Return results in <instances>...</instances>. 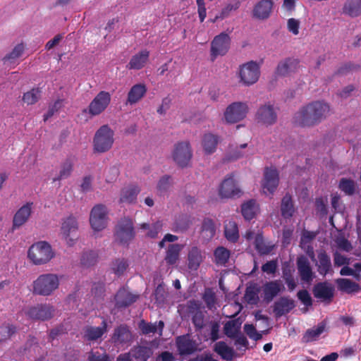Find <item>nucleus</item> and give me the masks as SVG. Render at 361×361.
I'll return each instance as SVG.
<instances>
[{"mask_svg":"<svg viewBox=\"0 0 361 361\" xmlns=\"http://www.w3.org/2000/svg\"><path fill=\"white\" fill-rule=\"evenodd\" d=\"M330 113L329 105L324 101H314L303 106L293 116V122L302 127L319 124Z\"/></svg>","mask_w":361,"mask_h":361,"instance_id":"f257e3e1","label":"nucleus"},{"mask_svg":"<svg viewBox=\"0 0 361 361\" xmlns=\"http://www.w3.org/2000/svg\"><path fill=\"white\" fill-rule=\"evenodd\" d=\"M60 283V278L55 274L39 275L32 283V293L35 295L49 296L56 289Z\"/></svg>","mask_w":361,"mask_h":361,"instance_id":"f03ea898","label":"nucleus"},{"mask_svg":"<svg viewBox=\"0 0 361 361\" xmlns=\"http://www.w3.org/2000/svg\"><path fill=\"white\" fill-rule=\"evenodd\" d=\"M55 256L49 243L39 241L32 245L27 252V257L35 265H42L48 263Z\"/></svg>","mask_w":361,"mask_h":361,"instance_id":"7ed1b4c3","label":"nucleus"},{"mask_svg":"<svg viewBox=\"0 0 361 361\" xmlns=\"http://www.w3.org/2000/svg\"><path fill=\"white\" fill-rule=\"evenodd\" d=\"M135 235L133 219L129 217L121 218L115 228V240L123 246H128Z\"/></svg>","mask_w":361,"mask_h":361,"instance_id":"20e7f679","label":"nucleus"},{"mask_svg":"<svg viewBox=\"0 0 361 361\" xmlns=\"http://www.w3.org/2000/svg\"><path fill=\"white\" fill-rule=\"evenodd\" d=\"M114 133L107 125L101 126L95 133L93 139L94 152L104 153L113 146Z\"/></svg>","mask_w":361,"mask_h":361,"instance_id":"39448f33","label":"nucleus"},{"mask_svg":"<svg viewBox=\"0 0 361 361\" xmlns=\"http://www.w3.org/2000/svg\"><path fill=\"white\" fill-rule=\"evenodd\" d=\"M238 77L240 82L245 86H250L256 83L260 76V63L250 61L239 66Z\"/></svg>","mask_w":361,"mask_h":361,"instance_id":"423d86ee","label":"nucleus"},{"mask_svg":"<svg viewBox=\"0 0 361 361\" xmlns=\"http://www.w3.org/2000/svg\"><path fill=\"white\" fill-rule=\"evenodd\" d=\"M231 37L223 32L215 36L211 42L210 57L214 61L219 56H224L230 49Z\"/></svg>","mask_w":361,"mask_h":361,"instance_id":"0eeeda50","label":"nucleus"},{"mask_svg":"<svg viewBox=\"0 0 361 361\" xmlns=\"http://www.w3.org/2000/svg\"><path fill=\"white\" fill-rule=\"evenodd\" d=\"M248 112V106L245 102H233L224 112V118L228 123H235L245 118Z\"/></svg>","mask_w":361,"mask_h":361,"instance_id":"6e6552de","label":"nucleus"},{"mask_svg":"<svg viewBox=\"0 0 361 361\" xmlns=\"http://www.w3.org/2000/svg\"><path fill=\"white\" fill-rule=\"evenodd\" d=\"M108 212L103 204H97L91 210L90 223L94 231H102L107 225Z\"/></svg>","mask_w":361,"mask_h":361,"instance_id":"1a4fd4ad","label":"nucleus"},{"mask_svg":"<svg viewBox=\"0 0 361 361\" xmlns=\"http://www.w3.org/2000/svg\"><path fill=\"white\" fill-rule=\"evenodd\" d=\"M111 94L106 91L99 92L88 106V113L92 116L102 114L111 102Z\"/></svg>","mask_w":361,"mask_h":361,"instance_id":"9d476101","label":"nucleus"},{"mask_svg":"<svg viewBox=\"0 0 361 361\" xmlns=\"http://www.w3.org/2000/svg\"><path fill=\"white\" fill-rule=\"evenodd\" d=\"M78 229V224L77 219L73 215H70L63 220L61 231L63 238L66 240L68 245L72 246L74 245L77 239V231Z\"/></svg>","mask_w":361,"mask_h":361,"instance_id":"9b49d317","label":"nucleus"},{"mask_svg":"<svg viewBox=\"0 0 361 361\" xmlns=\"http://www.w3.org/2000/svg\"><path fill=\"white\" fill-rule=\"evenodd\" d=\"M191 158L192 151L188 142H180L175 145L173 159L179 166H187Z\"/></svg>","mask_w":361,"mask_h":361,"instance_id":"f8f14e48","label":"nucleus"},{"mask_svg":"<svg viewBox=\"0 0 361 361\" xmlns=\"http://www.w3.org/2000/svg\"><path fill=\"white\" fill-rule=\"evenodd\" d=\"M54 312V309L52 306L47 304H38L29 307L25 311V314L33 320L45 321L53 317Z\"/></svg>","mask_w":361,"mask_h":361,"instance_id":"ddd939ff","label":"nucleus"},{"mask_svg":"<svg viewBox=\"0 0 361 361\" xmlns=\"http://www.w3.org/2000/svg\"><path fill=\"white\" fill-rule=\"evenodd\" d=\"M279 175L276 169L266 168L262 183L263 192L273 195L279 185Z\"/></svg>","mask_w":361,"mask_h":361,"instance_id":"4468645a","label":"nucleus"},{"mask_svg":"<svg viewBox=\"0 0 361 361\" xmlns=\"http://www.w3.org/2000/svg\"><path fill=\"white\" fill-rule=\"evenodd\" d=\"M256 118L258 122L270 126L276 123L277 113L272 104H266L259 107L256 113Z\"/></svg>","mask_w":361,"mask_h":361,"instance_id":"2eb2a0df","label":"nucleus"},{"mask_svg":"<svg viewBox=\"0 0 361 361\" xmlns=\"http://www.w3.org/2000/svg\"><path fill=\"white\" fill-rule=\"evenodd\" d=\"M32 202H27L17 210L13 218V231L18 229L28 221L32 212Z\"/></svg>","mask_w":361,"mask_h":361,"instance_id":"dca6fc26","label":"nucleus"},{"mask_svg":"<svg viewBox=\"0 0 361 361\" xmlns=\"http://www.w3.org/2000/svg\"><path fill=\"white\" fill-rule=\"evenodd\" d=\"M296 265L301 281L307 283L312 281L314 274L309 259L305 256L301 255L297 258Z\"/></svg>","mask_w":361,"mask_h":361,"instance_id":"f3484780","label":"nucleus"},{"mask_svg":"<svg viewBox=\"0 0 361 361\" xmlns=\"http://www.w3.org/2000/svg\"><path fill=\"white\" fill-rule=\"evenodd\" d=\"M285 287L280 280H274L266 282L263 287L262 291L264 300L267 302H271L279 293L283 292Z\"/></svg>","mask_w":361,"mask_h":361,"instance_id":"a211bd4d","label":"nucleus"},{"mask_svg":"<svg viewBox=\"0 0 361 361\" xmlns=\"http://www.w3.org/2000/svg\"><path fill=\"white\" fill-rule=\"evenodd\" d=\"M176 345L180 355H192L197 350L198 348L197 342L188 334L178 336L176 338Z\"/></svg>","mask_w":361,"mask_h":361,"instance_id":"6ab92c4d","label":"nucleus"},{"mask_svg":"<svg viewBox=\"0 0 361 361\" xmlns=\"http://www.w3.org/2000/svg\"><path fill=\"white\" fill-rule=\"evenodd\" d=\"M312 293L316 298L331 301L334 298V287L327 281L319 282L314 286Z\"/></svg>","mask_w":361,"mask_h":361,"instance_id":"aec40b11","label":"nucleus"},{"mask_svg":"<svg viewBox=\"0 0 361 361\" xmlns=\"http://www.w3.org/2000/svg\"><path fill=\"white\" fill-rule=\"evenodd\" d=\"M241 190L236 185L235 180L232 176L226 178L221 184L219 195L221 197L232 198L240 197Z\"/></svg>","mask_w":361,"mask_h":361,"instance_id":"412c9836","label":"nucleus"},{"mask_svg":"<svg viewBox=\"0 0 361 361\" xmlns=\"http://www.w3.org/2000/svg\"><path fill=\"white\" fill-rule=\"evenodd\" d=\"M107 331V322L104 319L99 326H87L83 329V337L87 341H95Z\"/></svg>","mask_w":361,"mask_h":361,"instance_id":"4be33fe9","label":"nucleus"},{"mask_svg":"<svg viewBox=\"0 0 361 361\" xmlns=\"http://www.w3.org/2000/svg\"><path fill=\"white\" fill-rule=\"evenodd\" d=\"M318 273L323 276L334 272L330 256L325 250H321L317 255V261L315 264Z\"/></svg>","mask_w":361,"mask_h":361,"instance_id":"5701e85b","label":"nucleus"},{"mask_svg":"<svg viewBox=\"0 0 361 361\" xmlns=\"http://www.w3.org/2000/svg\"><path fill=\"white\" fill-rule=\"evenodd\" d=\"M147 91V86L144 83L133 85L128 93L126 104L134 105L138 103L145 96Z\"/></svg>","mask_w":361,"mask_h":361,"instance_id":"b1692460","label":"nucleus"},{"mask_svg":"<svg viewBox=\"0 0 361 361\" xmlns=\"http://www.w3.org/2000/svg\"><path fill=\"white\" fill-rule=\"evenodd\" d=\"M138 295L133 294L126 288H120L115 295L116 306L118 308L127 307L136 302Z\"/></svg>","mask_w":361,"mask_h":361,"instance_id":"393cba45","label":"nucleus"},{"mask_svg":"<svg viewBox=\"0 0 361 361\" xmlns=\"http://www.w3.org/2000/svg\"><path fill=\"white\" fill-rule=\"evenodd\" d=\"M299 65V61L294 58H287L280 61L276 69V74L279 76H287L295 72Z\"/></svg>","mask_w":361,"mask_h":361,"instance_id":"a878e982","label":"nucleus"},{"mask_svg":"<svg viewBox=\"0 0 361 361\" xmlns=\"http://www.w3.org/2000/svg\"><path fill=\"white\" fill-rule=\"evenodd\" d=\"M273 7L271 0H262L254 7L253 16L257 19L264 20L269 17Z\"/></svg>","mask_w":361,"mask_h":361,"instance_id":"bb28decb","label":"nucleus"},{"mask_svg":"<svg viewBox=\"0 0 361 361\" xmlns=\"http://www.w3.org/2000/svg\"><path fill=\"white\" fill-rule=\"evenodd\" d=\"M295 307L294 300L288 297H281L274 305V312L281 317L290 312Z\"/></svg>","mask_w":361,"mask_h":361,"instance_id":"cd10ccee","label":"nucleus"},{"mask_svg":"<svg viewBox=\"0 0 361 361\" xmlns=\"http://www.w3.org/2000/svg\"><path fill=\"white\" fill-rule=\"evenodd\" d=\"M112 341L116 344H124L132 340V334L126 324H121L114 329Z\"/></svg>","mask_w":361,"mask_h":361,"instance_id":"c85d7f7f","label":"nucleus"},{"mask_svg":"<svg viewBox=\"0 0 361 361\" xmlns=\"http://www.w3.org/2000/svg\"><path fill=\"white\" fill-rule=\"evenodd\" d=\"M149 56V51L147 49L141 50L131 57L127 68L130 70H140L142 68L148 61Z\"/></svg>","mask_w":361,"mask_h":361,"instance_id":"c756f323","label":"nucleus"},{"mask_svg":"<svg viewBox=\"0 0 361 361\" xmlns=\"http://www.w3.org/2000/svg\"><path fill=\"white\" fill-rule=\"evenodd\" d=\"M140 192V188L135 185H130L123 188L121 191L120 202L126 204H134Z\"/></svg>","mask_w":361,"mask_h":361,"instance_id":"7c9ffc66","label":"nucleus"},{"mask_svg":"<svg viewBox=\"0 0 361 361\" xmlns=\"http://www.w3.org/2000/svg\"><path fill=\"white\" fill-rule=\"evenodd\" d=\"M342 13L350 18L361 15V0H346L342 8Z\"/></svg>","mask_w":361,"mask_h":361,"instance_id":"2f4dec72","label":"nucleus"},{"mask_svg":"<svg viewBox=\"0 0 361 361\" xmlns=\"http://www.w3.org/2000/svg\"><path fill=\"white\" fill-rule=\"evenodd\" d=\"M281 213L285 219H290L295 213L293 198L288 193L286 194L281 200Z\"/></svg>","mask_w":361,"mask_h":361,"instance_id":"473e14b6","label":"nucleus"},{"mask_svg":"<svg viewBox=\"0 0 361 361\" xmlns=\"http://www.w3.org/2000/svg\"><path fill=\"white\" fill-rule=\"evenodd\" d=\"M336 283L339 290L347 293H358L360 290V285L348 279H338Z\"/></svg>","mask_w":361,"mask_h":361,"instance_id":"72a5a7b5","label":"nucleus"},{"mask_svg":"<svg viewBox=\"0 0 361 361\" xmlns=\"http://www.w3.org/2000/svg\"><path fill=\"white\" fill-rule=\"evenodd\" d=\"M183 245L180 244H171L166 250L165 261L169 265H174L179 259L180 252Z\"/></svg>","mask_w":361,"mask_h":361,"instance_id":"f704fd0d","label":"nucleus"},{"mask_svg":"<svg viewBox=\"0 0 361 361\" xmlns=\"http://www.w3.org/2000/svg\"><path fill=\"white\" fill-rule=\"evenodd\" d=\"M214 350L224 360L231 361L234 357L233 349L228 347L224 341L216 343Z\"/></svg>","mask_w":361,"mask_h":361,"instance_id":"c9c22d12","label":"nucleus"},{"mask_svg":"<svg viewBox=\"0 0 361 361\" xmlns=\"http://www.w3.org/2000/svg\"><path fill=\"white\" fill-rule=\"evenodd\" d=\"M163 224L160 221H157L152 224L142 223L140 224L139 228L142 230L147 231L146 237L149 238H156L161 232Z\"/></svg>","mask_w":361,"mask_h":361,"instance_id":"e433bc0d","label":"nucleus"},{"mask_svg":"<svg viewBox=\"0 0 361 361\" xmlns=\"http://www.w3.org/2000/svg\"><path fill=\"white\" fill-rule=\"evenodd\" d=\"M188 268L191 270H197L202 261V256L197 247H192L188 252Z\"/></svg>","mask_w":361,"mask_h":361,"instance_id":"4c0bfd02","label":"nucleus"},{"mask_svg":"<svg viewBox=\"0 0 361 361\" xmlns=\"http://www.w3.org/2000/svg\"><path fill=\"white\" fill-rule=\"evenodd\" d=\"M130 355L136 361H147L152 355V350L149 347L137 345L131 350Z\"/></svg>","mask_w":361,"mask_h":361,"instance_id":"58836bf2","label":"nucleus"},{"mask_svg":"<svg viewBox=\"0 0 361 361\" xmlns=\"http://www.w3.org/2000/svg\"><path fill=\"white\" fill-rule=\"evenodd\" d=\"M224 235L226 238L232 243H235L239 238L238 227L235 221H229L224 226Z\"/></svg>","mask_w":361,"mask_h":361,"instance_id":"ea45409f","label":"nucleus"},{"mask_svg":"<svg viewBox=\"0 0 361 361\" xmlns=\"http://www.w3.org/2000/svg\"><path fill=\"white\" fill-rule=\"evenodd\" d=\"M219 142L218 137L212 133L205 134L202 139V147L206 154L214 152Z\"/></svg>","mask_w":361,"mask_h":361,"instance_id":"a19ab883","label":"nucleus"},{"mask_svg":"<svg viewBox=\"0 0 361 361\" xmlns=\"http://www.w3.org/2000/svg\"><path fill=\"white\" fill-rule=\"evenodd\" d=\"M256 201L255 200H250L243 203L241 206V213L245 219H252L257 212Z\"/></svg>","mask_w":361,"mask_h":361,"instance_id":"79ce46f5","label":"nucleus"},{"mask_svg":"<svg viewBox=\"0 0 361 361\" xmlns=\"http://www.w3.org/2000/svg\"><path fill=\"white\" fill-rule=\"evenodd\" d=\"M325 324L321 323L316 328L307 329L302 336L304 343H310L316 341L318 337L324 332Z\"/></svg>","mask_w":361,"mask_h":361,"instance_id":"37998d69","label":"nucleus"},{"mask_svg":"<svg viewBox=\"0 0 361 361\" xmlns=\"http://www.w3.org/2000/svg\"><path fill=\"white\" fill-rule=\"evenodd\" d=\"M73 161L71 159H66L61 165L58 176L54 178V181L61 180L68 178L73 171Z\"/></svg>","mask_w":361,"mask_h":361,"instance_id":"c03bdc74","label":"nucleus"},{"mask_svg":"<svg viewBox=\"0 0 361 361\" xmlns=\"http://www.w3.org/2000/svg\"><path fill=\"white\" fill-rule=\"evenodd\" d=\"M24 51V45L18 44L14 47L13 50L3 58L4 64L11 65L15 64L16 61L18 59Z\"/></svg>","mask_w":361,"mask_h":361,"instance_id":"a18cd8bd","label":"nucleus"},{"mask_svg":"<svg viewBox=\"0 0 361 361\" xmlns=\"http://www.w3.org/2000/svg\"><path fill=\"white\" fill-rule=\"evenodd\" d=\"M254 245L255 249L260 255H268L274 248V245H267L264 243L263 236L260 233H257L255 235Z\"/></svg>","mask_w":361,"mask_h":361,"instance_id":"49530a36","label":"nucleus"},{"mask_svg":"<svg viewBox=\"0 0 361 361\" xmlns=\"http://www.w3.org/2000/svg\"><path fill=\"white\" fill-rule=\"evenodd\" d=\"M230 251L224 247L219 246L214 252V262L218 265H225L230 257Z\"/></svg>","mask_w":361,"mask_h":361,"instance_id":"de8ad7c7","label":"nucleus"},{"mask_svg":"<svg viewBox=\"0 0 361 361\" xmlns=\"http://www.w3.org/2000/svg\"><path fill=\"white\" fill-rule=\"evenodd\" d=\"M202 233L207 239H211L216 233L214 221L209 219H204L202 225Z\"/></svg>","mask_w":361,"mask_h":361,"instance_id":"09e8293b","label":"nucleus"},{"mask_svg":"<svg viewBox=\"0 0 361 361\" xmlns=\"http://www.w3.org/2000/svg\"><path fill=\"white\" fill-rule=\"evenodd\" d=\"M338 187L341 191L348 195H352L355 192V183L351 179L341 178Z\"/></svg>","mask_w":361,"mask_h":361,"instance_id":"8fccbe9b","label":"nucleus"},{"mask_svg":"<svg viewBox=\"0 0 361 361\" xmlns=\"http://www.w3.org/2000/svg\"><path fill=\"white\" fill-rule=\"evenodd\" d=\"M224 329L225 334L228 337L234 338L239 334L240 325L236 321L231 320L225 324Z\"/></svg>","mask_w":361,"mask_h":361,"instance_id":"3c124183","label":"nucleus"},{"mask_svg":"<svg viewBox=\"0 0 361 361\" xmlns=\"http://www.w3.org/2000/svg\"><path fill=\"white\" fill-rule=\"evenodd\" d=\"M41 97V91L39 88H33L30 91L24 93L23 100L28 105L35 104Z\"/></svg>","mask_w":361,"mask_h":361,"instance_id":"603ef678","label":"nucleus"},{"mask_svg":"<svg viewBox=\"0 0 361 361\" xmlns=\"http://www.w3.org/2000/svg\"><path fill=\"white\" fill-rule=\"evenodd\" d=\"M16 331L15 326L4 324L0 326V342L9 339Z\"/></svg>","mask_w":361,"mask_h":361,"instance_id":"864d4df0","label":"nucleus"},{"mask_svg":"<svg viewBox=\"0 0 361 361\" xmlns=\"http://www.w3.org/2000/svg\"><path fill=\"white\" fill-rule=\"evenodd\" d=\"M128 267V263L126 259H117L112 263V269L117 276L122 275Z\"/></svg>","mask_w":361,"mask_h":361,"instance_id":"5fc2aeb1","label":"nucleus"},{"mask_svg":"<svg viewBox=\"0 0 361 361\" xmlns=\"http://www.w3.org/2000/svg\"><path fill=\"white\" fill-rule=\"evenodd\" d=\"M240 2L235 1L234 4H228L225 6L221 11L216 14V18L224 20L230 16L233 11L237 10L240 7Z\"/></svg>","mask_w":361,"mask_h":361,"instance_id":"6e6d98bb","label":"nucleus"},{"mask_svg":"<svg viewBox=\"0 0 361 361\" xmlns=\"http://www.w3.org/2000/svg\"><path fill=\"white\" fill-rule=\"evenodd\" d=\"M282 278L286 283L288 288L290 291H293L297 286L296 281L290 269L283 270Z\"/></svg>","mask_w":361,"mask_h":361,"instance_id":"4d7b16f0","label":"nucleus"},{"mask_svg":"<svg viewBox=\"0 0 361 361\" xmlns=\"http://www.w3.org/2000/svg\"><path fill=\"white\" fill-rule=\"evenodd\" d=\"M190 224L191 222L187 216H179L174 224L175 231L184 232L189 228Z\"/></svg>","mask_w":361,"mask_h":361,"instance_id":"13d9d810","label":"nucleus"},{"mask_svg":"<svg viewBox=\"0 0 361 361\" xmlns=\"http://www.w3.org/2000/svg\"><path fill=\"white\" fill-rule=\"evenodd\" d=\"M202 299L208 309L212 310L213 307H214L216 298L215 293L211 289L208 288L205 290L202 296Z\"/></svg>","mask_w":361,"mask_h":361,"instance_id":"bf43d9fd","label":"nucleus"},{"mask_svg":"<svg viewBox=\"0 0 361 361\" xmlns=\"http://www.w3.org/2000/svg\"><path fill=\"white\" fill-rule=\"evenodd\" d=\"M97 255L94 251L84 252L81 257V264L85 267H90L97 262Z\"/></svg>","mask_w":361,"mask_h":361,"instance_id":"052dcab7","label":"nucleus"},{"mask_svg":"<svg viewBox=\"0 0 361 361\" xmlns=\"http://www.w3.org/2000/svg\"><path fill=\"white\" fill-rule=\"evenodd\" d=\"M191 319L196 331H200L204 327V314L202 311L192 316Z\"/></svg>","mask_w":361,"mask_h":361,"instance_id":"680f3d73","label":"nucleus"},{"mask_svg":"<svg viewBox=\"0 0 361 361\" xmlns=\"http://www.w3.org/2000/svg\"><path fill=\"white\" fill-rule=\"evenodd\" d=\"M245 298L248 303H257L259 300L257 290L255 287H247L245 290Z\"/></svg>","mask_w":361,"mask_h":361,"instance_id":"e2e57ef3","label":"nucleus"},{"mask_svg":"<svg viewBox=\"0 0 361 361\" xmlns=\"http://www.w3.org/2000/svg\"><path fill=\"white\" fill-rule=\"evenodd\" d=\"M167 296V293L165 290L164 286L162 284L157 286L154 290V298L156 302L159 304L164 303Z\"/></svg>","mask_w":361,"mask_h":361,"instance_id":"0e129e2a","label":"nucleus"},{"mask_svg":"<svg viewBox=\"0 0 361 361\" xmlns=\"http://www.w3.org/2000/svg\"><path fill=\"white\" fill-rule=\"evenodd\" d=\"M139 328L142 333L145 335L155 333L157 331V326L156 324L147 323L144 320H142L139 324Z\"/></svg>","mask_w":361,"mask_h":361,"instance_id":"69168bd1","label":"nucleus"},{"mask_svg":"<svg viewBox=\"0 0 361 361\" xmlns=\"http://www.w3.org/2000/svg\"><path fill=\"white\" fill-rule=\"evenodd\" d=\"M171 177L169 175L162 176L157 183V190L160 192H166L171 185Z\"/></svg>","mask_w":361,"mask_h":361,"instance_id":"338daca9","label":"nucleus"},{"mask_svg":"<svg viewBox=\"0 0 361 361\" xmlns=\"http://www.w3.org/2000/svg\"><path fill=\"white\" fill-rule=\"evenodd\" d=\"M298 298L307 307L312 305V299L307 290H300L297 293Z\"/></svg>","mask_w":361,"mask_h":361,"instance_id":"774afa93","label":"nucleus"}]
</instances>
